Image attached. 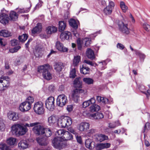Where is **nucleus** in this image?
<instances>
[{
  "label": "nucleus",
  "mask_w": 150,
  "mask_h": 150,
  "mask_svg": "<svg viewBox=\"0 0 150 150\" xmlns=\"http://www.w3.org/2000/svg\"><path fill=\"white\" fill-rule=\"evenodd\" d=\"M37 141L40 145L42 146L46 145L48 143L47 139L44 138L38 137L37 139Z\"/></svg>",
  "instance_id": "obj_30"
},
{
  "label": "nucleus",
  "mask_w": 150,
  "mask_h": 150,
  "mask_svg": "<svg viewBox=\"0 0 150 150\" xmlns=\"http://www.w3.org/2000/svg\"><path fill=\"white\" fill-rule=\"evenodd\" d=\"M37 123L35 122L30 124L26 123L24 126L20 124L18 131V135H22L24 134L28 131L27 127H33L37 124Z\"/></svg>",
  "instance_id": "obj_7"
},
{
  "label": "nucleus",
  "mask_w": 150,
  "mask_h": 150,
  "mask_svg": "<svg viewBox=\"0 0 150 150\" xmlns=\"http://www.w3.org/2000/svg\"><path fill=\"white\" fill-rule=\"evenodd\" d=\"M69 24L74 29H77L78 28V24L79 22L78 20H75L74 19H71L69 21Z\"/></svg>",
  "instance_id": "obj_25"
},
{
  "label": "nucleus",
  "mask_w": 150,
  "mask_h": 150,
  "mask_svg": "<svg viewBox=\"0 0 150 150\" xmlns=\"http://www.w3.org/2000/svg\"><path fill=\"white\" fill-rule=\"evenodd\" d=\"M84 62L91 66H97V65L96 64L93 63L92 62L86 59L84 60Z\"/></svg>",
  "instance_id": "obj_58"
},
{
  "label": "nucleus",
  "mask_w": 150,
  "mask_h": 150,
  "mask_svg": "<svg viewBox=\"0 0 150 150\" xmlns=\"http://www.w3.org/2000/svg\"><path fill=\"white\" fill-rule=\"evenodd\" d=\"M76 69L75 68H71L70 69V74H69V77L70 78H74L76 76Z\"/></svg>",
  "instance_id": "obj_43"
},
{
  "label": "nucleus",
  "mask_w": 150,
  "mask_h": 150,
  "mask_svg": "<svg viewBox=\"0 0 150 150\" xmlns=\"http://www.w3.org/2000/svg\"><path fill=\"white\" fill-rule=\"evenodd\" d=\"M120 7L123 12H126L128 10V7L123 1L120 2Z\"/></svg>",
  "instance_id": "obj_41"
},
{
  "label": "nucleus",
  "mask_w": 150,
  "mask_h": 150,
  "mask_svg": "<svg viewBox=\"0 0 150 150\" xmlns=\"http://www.w3.org/2000/svg\"><path fill=\"white\" fill-rule=\"evenodd\" d=\"M37 124L34 126L33 128V130L34 133L38 135L43 134L45 132L44 128L40 125H37L38 123L37 122Z\"/></svg>",
  "instance_id": "obj_13"
},
{
  "label": "nucleus",
  "mask_w": 150,
  "mask_h": 150,
  "mask_svg": "<svg viewBox=\"0 0 150 150\" xmlns=\"http://www.w3.org/2000/svg\"><path fill=\"white\" fill-rule=\"evenodd\" d=\"M42 25L41 23H38L37 24L36 26H35L32 30V33L35 34L36 33H39L42 30Z\"/></svg>",
  "instance_id": "obj_29"
},
{
  "label": "nucleus",
  "mask_w": 150,
  "mask_h": 150,
  "mask_svg": "<svg viewBox=\"0 0 150 150\" xmlns=\"http://www.w3.org/2000/svg\"><path fill=\"white\" fill-rule=\"evenodd\" d=\"M127 26V24H124L123 23H122L121 25H119L120 30L123 33L126 35L129 34L130 32Z\"/></svg>",
  "instance_id": "obj_18"
},
{
  "label": "nucleus",
  "mask_w": 150,
  "mask_h": 150,
  "mask_svg": "<svg viewBox=\"0 0 150 150\" xmlns=\"http://www.w3.org/2000/svg\"><path fill=\"white\" fill-rule=\"evenodd\" d=\"M8 118L13 121L18 120L19 119L18 115L16 112L12 111H9L7 113Z\"/></svg>",
  "instance_id": "obj_17"
},
{
  "label": "nucleus",
  "mask_w": 150,
  "mask_h": 150,
  "mask_svg": "<svg viewBox=\"0 0 150 150\" xmlns=\"http://www.w3.org/2000/svg\"><path fill=\"white\" fill-rule=\"evenodd\" d=\"M30 10V9L29 8H28L25 9L24 8H19L18 9V13H24L28 12Z\"/></svg>",
  "instance_id": "obj_55"
},
{
  "label": "nucleus",
  "mask_w": 150,
  "mask_h": 150,
  "mask_svg": "<svg viewBox=\"0 0 150 150\" xmlns=\"http://www.w3.org/2000/svg\"><path fill=\"white\" fill-rule=\"evenodd\" d=\"M57 28L54 26H49L46 28V31L47 34H51L57 31Z\"/></svg>",
  "instance_id": "obj_26"
},
{
  "label": "nucleus",
  "mask_w": 150,
  "mask_h": 150,
  "mask_svg": "<svg viewBox=\"0 0 150 150\" xmlns=\"http://www.w3.org/2000/svg\"><path fill=\"white\" fill-rule=\"evenodd\" d=\"M52 141V145L56 149H61L66 146V144L60 136H57Z\"/></svg>",
  "instance_id": "obj_4"
},
{
  "label": "nucleus",
  "mask_w": 150,
  "mask_h": 150,
  "mask_svg": "<svg viewBox=\"0 0 150 150\" xmlns=\"http://www.w3.org/2000/svg\"><path fill=\"white\" fill-rule=\"evenodd\" d=\"M82 42L84 43L85 46H88L91 43V39L89 38H85L83 39Z\"/></svg>",
  "instance_id": "obj_46"
},
{
  "label": "nucleus",
  "mask_w": 150,
  "mask_h": 150,
  "mask_svg": "<svg viewBox=\"0 0 150 150\" xmlns=\"http://www.w3.org/2000/svg\"><path fill=\"white\" fill-rule=\"evenodd\" d=\"M68 130L69 132L75 135V136L78 135V134L76 130L71 127L69 128Z\"/></svg>",
  "instance_id": "obj_56"
},
{
  "label": "nucleus",
  "mask_w": 150,
  "mask_h": 150,
  "mask_svg": "<svg viewBox=\"0 0 150 150\" xmlns=\"http://www.w3.org/2000/svg\"><path fill=\"white\" fill-rule=\"evenodd\" d=\"M56 47L58 50L62 52H67L68 50L67 48L64 47L63 45L59 41L56 42Z\"/></svg>",
  "instance_id": "obj_20"
},
{
  "label": "nucleus",
  "mask_w": 150,
  "mask_h": 150,
  "mask_svg": "<svg viewBox=\"0 0 150 150\" xmlns=\"http://www.w3.org/2000/svg\"><path fill=\"white\" fill-rule=\"evenodd\" d=\"M72 122V120L70 117L62 116L58 119L57 124L60 127L65 128L71 125Z\"/></svg>",
  "instance_id": "obj_2"
},
{
  "label": "nucleus",
  "mask_w": 150,
  "mask_h": 150,
  "mask_svg": "<svg viewBox=\"0 0 150 150\" xmlns=\"http://www.w3.org/2000/svg\"><path fill=\"white\" fill-rule=\"evenodd\" d=\"M108 1L109 3L108 5L107 6L113 9L115 6L114 2L111 0H108Z\"/></svg>",
  "instance_id": "obj_57"
},
{
  "label": "nucleus",
  "mask_w": 150,
  "mask_h": 150,
  "mask_svg": "<svg viewBox=\"0 0 150 150\" xmlns=\"http://www.w3.org/2000/svg\"><path fill=\"white\" fill-rule=\"evenodd\" d=\"M83 81L86 84L90 85L93 84V80L89 78H84L83 79Z\"/></svg>",
  "instance_id": "obj_45"
},
{
  "label": "nucleus",
  "mask_w": 150,
  "mask_h": 150,
  "mask_svg": "<svg viewBox=\"0 0 150 150\" xmlns=\"http://www.w3.org/2000/svg\"><path fill=\"white\" fill-rule=\"evenodd\" d=\"M54 99L53 97H49L45 101V106L49 110L52 111L55 108Z\"/></svg>",
  "instance_id": "obj_10"
},
{
  "label": "nucleus",
  "mask_w": 150,
  "mask_h": 150,
  "mask_svg": "<svg viewBox=\"0 0 150 150\" xmlns=\"http://www.w3.org/2000/svg\"><path fill=\"white\" fill-rule=\"evenodd\" d=\"M56 136H60L64 141L71 140L73 139V135L69 132L64 129H59L55 133Z\"/></svg>",
  "instance_id": "obj_3"
},
{
  "label": "nucleus",
  "mask_w": 150,
  "mask_h": 150,
  "mask_svg": "<svg viewBox=\"0 0 150 150\" xmlns=\"http://www.w3.org/2000/svg\"><path fill=\"white\" fill-rule=\"evenodd\" d=\"M67 96L64 94H62L58 96L57 99V105L59 106L62 107L67 103Z\"/></svg>",
  "instance_id": "obj_9"
},
{
  "label": "nucleus",
  "mask_w": 150,
  "mask_h": 150,
  "mask_svg": "<svg viewBox=\"0 0 150 150\" xmlns=\"http://www.w3.org/2000/svg\"><path fill=\"white\" fill-rule=\"evenodd\" d=\"M58 119L54 115H52L48 117V125L53 126L57 122H58Z\"/></svg>",
  "instance_id": "obj_19"
},
{
  "label": "nucleus",
  "mask_w": 150,
  "mask_h": 150,
  "mask_svg": "<svg viewBox=\"0 0 150 150\" xmlns=\"http://www.w3.org/2000/svg\"><path fill=\"white\" fill-rule=\"evenodd\" d=\"M38 71L42 73L43 78L47 80L52 79V74L50 71L52 69V67L48 64H46L38 67Z\"/></svg>",
  "instance_id": "obj_1"
},
{
  "label": "nucleus",
  "mask_w": 150,
  "mask_h": 150,
  "mask_svg": "<svg viewBox=\"0 0 150 150\" xmlns=\"http://www.w3.org/2000/svg\"><path fill=\"white\" fill-rule=\"evenodd\" d=\"M5 129V125L3 120L0 118V131H2Z\"/></svg>",
  "instance_id": "obj_54"
},
{
  "label": "nucleus",
  "mask_w": 150,
  "mask_h": 150,
  "mask_svg": "<svg viewBox=\"0 0 150 150\" xmlns=\"http://www.w3.org/2000/svg\"><path fill=\"white\" fill-rule=\"evenodd\" d=\"M103 114L101 112H98L91 115V117L95 119H100L104 117Z\"/></svg>",
  "instance_id": "obj_39"
},
{
  "label": "nucleus",
  "mask_w": 150,
  "mask_h": 150,
  "mask_svg": "<svg viewBox=\"0 0 150 150\" xmlns=\"http://www.w3.org/2000/svg\"><path fill=\"white\" fill-rule=\"evenodd\" d=\"M86 55L91 60H93L95 58L94 52L90 48L87 49L86 51Z\"/></svg>",
  "instance_id": "obj_28"
},
{
  "label": "nucleus",
  "mask_w": 150,
  "mask_h": 150,
  "mask_svg": "<svg viewBox=\"0 0 150 150\" xmlns=\"http://www.w3.org/2000/svg\"><path fill=\"white\" fill-rule=\"evenodd\" d=\"M9 17L11 20L16 21L18 18V15L14 11H11L9 14Z\"/></svg>",
  "instance_id": "obj_38"
},
{
  "label": "nucleus",
  "mask_w": 150,
  "mask_h": 150,
  "mask_svg": "<svg viewBox=\"0 0 150 150\" xmlns=\"http://www.w3.org/2000/svg\"><path fill=\"white\" fill-rule=\"evenodd\" d=\"M10 79L7 76H2L0 77V90L4 91L9 86Z\"/></svg>",
  "instance_id": "obj_5"
},
{
  "label": "nucleus",
  "mask_w": 150,
  "mask_h": 150,
  "mask_svg": "<svg viewBox=\"0 0 150 150\" xmlns=\"http://www.w3.org/2000/svg\"><path fill=\"white\" fill-rule=\"evenodd\" d=\"M96 99L98 102L100 103L107 104L110 102V101L107 98L100 96H97Z\"/></svg>",
  "instance_id": "obj_34"
},
{
  "label": "nucleus",
  "mask_w": 150,
  "mask_h": 150,
  "mask_svg": "<svg viewBox=\"0 0 150 150\" xmlns=\"http://www.w3.org/2000/svg\"><path fill=\"white\" fill-rule=\"evenodd\" d=\"M111 144L108 143H99L97 144L95 146L96 150H101L105 149L110 148Z\"/></svg>",
  "instance_id": "obj_15"
},
{
  "label": "nucleus",
  "mask_w": 150,
  "mask_h": 150,
  "mask_svg": "<svg viewBox=\"0 0 150 150\" xmlns=\"http://www.w3.org/2000/svg\"><path fill=\"white\" fill-rule=\"evenodd\" d=\"M66 24L64 21H60L59 23V30L61 32L65 29Z\"/></svg>",
  "instance_id": "obj_40"
},
{
  "label": "nucleus",
  "mask_w": 150,
  "mask_h": 150,
  "mask_svg": "<svg viewBox=\"0 0 150 150\" xmlns=\"http://www.w3.org/2000/svg\"><path fill=\"white\" fill-rule=\"evenodd\" d=\"M81 57L79 55L74 56L73 59V65L74 67L77 66L81 62Z\"/></svg>",
  "instance_id": "obj_32"
},
{
  "label": "nucleus",
  "mask_w": 150,
  "mask_h": 150,
  "mask_svg": "<svg viewBox=\"0 0 150 150\" xmlns=\"http://www.w3.org/2000/svg\"><path fill=\"white\" fill-rule=\"evenodd\" d=\"M93 141L91 139H88L86 140L85 142V145L86 147L90 150L93 149L94 147L93 145Z\"/></svg>",
  "instance_id": "obj_27"
},
{
  "label": "nucleus",
  "mask_w": 150,
  "mask_h": 150,
  "mask_svg": "<svg viewBox=\"0 0 150 150\" xmlns=\"http://www.w3.org/2000/svg\"><path fill=\"white\" fill-rule=\"evenodd\" d=\"M28 36L26 34H23L20 35L18 37V39L20 41L22 42H24L28 38Z\"/></svg>",
  "instance_id": "obj_47"
},
{
  "label": "nucleus",
  "mask_w": 150,
  "mask_h": 150,
  "mask_svg": "<svg viewBox=\"0 0 150 150\" xmlns=\"http://www.w3.org/2000/svg\"><path fill=\"white\" fill-rule=\"evenodd\" d=\"M63 67V64L61 62L56 63L54 65V69L57 72H60Z\"/></svg>",
  "instance_id": "obj_31"
},
{
  "label": "nucleus",
  "mask_w": 150,
  "mask_h": 150,
  "mask_svg": "<svg viewBox=\"0 0 150 150\" xmlns=\"http://www.w3.org/2000/svg\"><path fill=\"white\" fill-rule=\"evenodd\" d=\"M0 35L4 37H7L11 36V34L7 30H3L0 32Z\"/></svg>",
  "instance_id": "obj_36"
},
{
  "label": "nucleus",
  "mask_w": 150,
  "mask_h": 150,
  "mask_svg": "<svg viewBox=\"0 0 150 150\" xmlns=\"http://www.w3.org/2000/svg\"><path fill=\"white\" fill-rule=\"evenodd\" d=\"M90 124L88 123L83 122L79 124L77 128L79 131L83 132L87 131L89 128Z\"/></svg>",
  "instance_id": "obj_12"
},
{
  "label": "nucleus",
  "mask_w": 150,
  "mask_h": 150,
  "mask_svg": "<svg viewBox=\"0 0 150 150\" xmlns=\"http://www.w3.org/2000/svg\"><path fill=\"white\" fill-rule=\"evenodd\" d=\"M77 142L81 144L82 143V139L80 136H78L77 135L75 136Z\"/></svg>",
  "instance_id": "obj_63"
},
{
  "label": "nucleus",
  "mask_w": 150,
  "mask_h": 150,
  "mask_svg": "<svg viewBox=\"0 0 150 150\" xmlns=\"http://www.w3.org/2000/svg\"><path fill=\"white\" fill-rule=\"evenodd\" d=\"M117 122L118 123V124H114V122L113 123H110L108 124V127L110 128H114L120 125V124L119 122V121H117L115 122V123Z\"/></svg>",
  "instance_id": "obj_49"
},
{
  "label": "nucleus",
  "mask_w": 150,
  "mask_h": 150,
  "mask_svg": "<svg viewBox=\"0 0 150 150\" xmlns=\"http://www.w3.org/2000/svg\"><path fill=\"white\" fill-rule=\"evenodd\" d=\"M112 9L106 6V7L103 10L104 13L106 15H109L110 14L112 11Z\"/></svg>",
  "instance_id": "obj_48"
},
{
  "label": "nucleus",
  "mask_w": 150,
  "mask_h": 150,
  "mask_svg": "<svg viewBox=\"0 0 150 150\" xmlns=\"http://www.w3.org/2000/svg\"><path fill=\"white\" fill-rule=\"evenodd\" d=\"M33 109L35 112L38 115H42L44 112L43 104L41 101L35 103L34 105Z\"/></svg>",
  "instance_id": "obj_8"
},
{
  "label": "nucleus",
  "mask_w": 150,
  "mask_h": 150,
  "mask_svg": "<svg viewBox=\"0 0 150 150\" xmlns=\"http://www.w3.org/2000/svg\"><path fill=\"white\" fill-rule=\"evenodd\" d=\"M3 11L0 14V22L2 24L6 25L8 23L9 18L8 15Z\"/></svg>",
  "instance_id": "obj_11"
},
{
  "label": "nucleus",
  "mask_w": 150,
  "mask_h": 150,
  "mask_svg": "<svg viewBox=\"0 0 150 150\" xmlns=\"http://www.w3.org/2000/svg\"><path fill=\"white\" fill-rule=\"evenodd\" d=\"M20 127V124H14L11 127V131L13 134L17 135H18V131Z\"/></svg>",
  "instance_id": "obj_23"
},
{
  "label": "nucleus",
  "mask_w": 150,
  "mask_h": 150,
  "mask_svg": "<svg viewBox=\"0 0 150 150\" xmlns=\"http://www.w3.org/2000/svg\"><path fill=\"white\" fill-rule=\"evenodd\" d=\"M97 131L96 129H91L88 131V133L90 134H91L95 133Z\"/></svg>",
  "instance_id": "obj_64"
},
{
  "label": "nucleus",
  "mask_w": 150,
  "mask_h": 150,
  "mask_svg": "<svg viewBox=\"0 0 150 150\" xmlns=\"http://www.w3.org/2000/svg\"><path fill=\"white\" fill-rule=\"evenodd\" d=\"M16 142V139L13 137H10L7 140V144L10 146L14 145Z\"/></svg>",
  "instance_id": "obj_42"
},
{
  "label": "nucleus",
  "mask_w": 150,
  "mask_h": 150,
  "mask_svg": "<svg viewBox=\"0 0 150 150\" xmlns=\"http://www.w3.org/2000/svg\"><path fill=\"white\" fill-rule=\"evenodd\" d=\"M94 138L96 141L100 142L108 139L107 136L102 134H96L94 135Z\"/></svg>",
  "instance_id": "obj_16"
},
{
  "label": "nucleus",
  "mask_w": 150,
  "mask_h": 150,
  "mask_svg": "<svg viewBox=\"0 0 150 150\" xmlns=\"http://www.w3.org/2000/svg\"><path fill=\"white\" fill-rule=\"evenodd\" d=\"M80 70L81 73L84 74H88L90 69L83 65L82 67L80 66Z\"/></svg>",
  "instance_id": "obj_37"
},
{
  "label": "nucleus",
  "mask_w": 150,
  "mask_h": 150,
  "mask_svg": "<svg viewBox=\"0 0 150 150\" xmlns=\"http://www.w3.org/2000/svg\"><path fill=\"white\" fill-rule=\"evenodd\" d=\"M95 98L93 97L83 102L82 103L83 107V108H86L91 105L95 103Z\"/></svg>",
  "instance_id": "obj_21"
},
{
  "label": "nucleus",
  "mask_w": 150,
  "mask_h": 150,
  "mask_svg": "<svg viewBox=\"0 0 150 150\" xmlns=\"http://www.w3.org/2000/svg\"><path fill=\"white\" fill-rule=\"evenodd\" d=\"M117 48L120 50H123L125 47L124 45L121 43H118L117 44Z\"/></svg>",
  "instance_id": "obj_61"
},
{
  "label": "nucleus",
  "mask_w": 150,
  "mask_h": 150,
  "mask_svg": "<svg viewBox=\"0 0 150 150\" xmlns=\"http://www.w3.org/2000/svg\"><path fill=\"white\" fill-rule=\"evenodd\" d=\"M73 108V106L72 105H67V109L69 112L71 111Z\"/></svg>",
  "instance_id": "obj_62"
},
{
  "label": "nucleus",
  "mask_w": 150,
  "mask_h": 150,
  "mask_svg": "<svg viewBox=\"0 0 150 150\" xmlns=\"http://www.w3.org/2000/svg\"><path fill=\"white\" fill-rule=\"evenodd\" d=\"M0 149L1 150H9V147L3 143L0 144Z\"/></svg>",
  "instance_id": "obj_51"
},
{
  "label": "nucleus",
  "mask_w": 150,
  "mask_h": 150,
  "mask_svg": "<svg viewBox=\"0 0 150 150\" xmlns=\"http://www.w3.org/2000/svg\"><path fill=\"white\" fill-rule=\"evenodd\" d=\"M83 90L80 88H76L71 93L70 98L75 102L77 103L80 99V93L83 92Z\"/></svg>",
  "instance_id": "obj_6"
},
{
  "label": "nucleus",
  "mask_w": 150,
  "mask_h": 150,
  "mask_svg": "<svg viewBox=\"0 0 150 150\" xmlns=\"http://www.w3.org/2000/svg\"><path fill=\"white\" fill-rule=\"evenodd\" d=\"M100 109V106L94 103L92 104L90 107L89 110L90 112H93L99 111Z\"/></svg>",
  "instance_id": "obj_33"
},
{
  "label": "nucleus",
  "mask_w": 150,
  "mask_h": 150,
  "mask_svg": "<svg viewBox=\"0 0 150 150\" xmlns=\"http://www.w3.org/2000/svg\"><path fill=\"white\" fill-rule=\"evenodd\" d=\"M28 144L25 140H21L18 144V146L20 149H24L28 147Z\"/></svg>",
  "instance_id": "obj_24"
},
{
  "label": "nucleus",
  "mask_w": 150,
  "mask_h": 150,
  "mask_svg": "<svg viewBox=\"0 0 150 150\" xmlns=\"http://www.w3.org/2000/svg\"><path fill=\"white\" fill-rule=\"evenodd\" d=\"M143 28L146 31H149L150 30V25L146 23H144L143 24Z\"/></svg>",
  "instance_id": "obj_60"
},
{
  "label": "nucleus",
  "mask_w": 150,
  "mask_h": 150,
  "mask_svg": "<svg viewBox=\"0 0 150 150\" xmlns=\"http://www.w3.org/2000/svg\"><path fill=\"white\" fill-rule=\"evenodd\" d=\"M81 78L80 77L76 78L74 82V84L76 87L80 88L82 86V82L81 81Z\"/></svg>",
  "instance_id": "obj_35"
},
{
  "label": "nucleus",
  "mask_w": 150,
  "mask_h": 150,
  "mask_svg": "<svg viewBox=\"0 0 150 150\" xmlns=\"http://www.w3.org/2000/svg\"><path fill=\"white\" fill-rule=\"evenodd\" d=\"M150 129V124L149 122H147L146 123L144 127V129L143 130L142 132L144 133L146 130H149Z\"/></svg>",
  "instance_id": "obj_59"
},
{
  "label": "nucleus",
  "mask_w": 150,
  "mask_h": 150,
  "mask_svg": "<svg viewBox=\"0 0 150 150\" xmlns=\"http://www.w3.org/2000/svg\"><path fill=\"white\" fill-rule=\"evenodd\" d=\"M134 51L135 52L136 54L139 56L140 59H144L145 58V55L144 54L136 50H135Z\"/></svg>",
  "instance_id": "obj_50"
},
{
  "label": "nucleus",
  "mask_w": 150,
  "mask_h": 150,
  "mask_svg": "<svg viewBox=\"0 0 150 150\" xmlns=\"http://www.w3.org/2000/svg\"><path fill=\"white\" fill-rule=\"evenodd\" d=\"M31 107V105L29 104V103L24 101L20 104L19 106V109L21 111L25 112L27 111L30 110Z\"/></svg>",
  "instance_id": "obj_14"
},
{
  "label": "nucleus",
  "mask_w": 150,
  "mask_h": 150,
  "mask_svg": "<svg viewBox=\"0 0 150 150\" xmlns=\"http://www.w3.org/2000/svg\"><path fill=\"white\" fill-rule=\"evenodd\" d=\"M34 101L33 98L31 96H28V97L26 98L25 102H28L31 105L34 102Z\"/></svg>",
  "instance_id": "obj_53"
},
{
  "label": "nucleus",
  "mask_w": 150,
  "mask_h": 150,
  "mask_svg": "<svg viewBox=\"0 0 150 150\" xmlns=\"http://www.w3.org/2000/svg\"><path fill=\"white\" fill-rule=\"evenodd\" d=\"M45 132L44 134H45V135L46 137H48L52 135V133L49 128H44Z\"/></svg>",
  "instance_id": "obj_52"
},
{
  "label": "nucleus",
  "mask_w": 150,
  "mask_h": 150,
  "mask_svg": "<svg viewBox=\"0 0 150 150\" xmlns=\"http://www.w3.org/2000/svg\"><path fill=\"white\" fill-rule=\"evenodd\" d=\"M71 37V33L68 31L62 32L60 35V38L62 40L64 41L65 40H68Z\"/></svg>",
  "instance_id": "obj_22"
},
{
  "label": "nucleus",
  "mask_w": 150,
  "mask_h": 150,
  "mask_svg": "<svg viewBox=\"0 0 150 150\" xmlns=\"http://www.w3.org/2000/svg\"><path fill=\"white\" fill-rule=\"evenodd\" d=\"M34 54L35 57H39L42 55V49L38 47H37L34 52Z\"/></svg>",
  "instance_id": "obj_44"
}]
</instances>
